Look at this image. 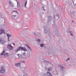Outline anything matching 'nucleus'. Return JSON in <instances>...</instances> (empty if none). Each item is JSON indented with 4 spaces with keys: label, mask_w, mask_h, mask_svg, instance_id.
Here are the masks:
<instances>
[{
    "label": "nucleus",
    "mask_w": 76,
    "mask_h": 76,
    "mask_svg": "<svg viewBox=\"0 0 76 76\" xmlns=\"http://www.w3.org/2000/svg\"><path fill=\"white\" fill-rule=\"evenodd\" d=\"M45 70H47V68H45Z\"/></svg>",
    "instance_id": "33"
},
{
    "label": "nucleus",
    "mask_w": 76,
    "mask_h": 76,
    "mask_svg": "<svg viewBox=\"0 0 76 76\" xmlns=\"http://www.w3.org/2000/svg\"><path fill=\"white\" fill-rule=\"evenodd\" d=\"M26 45L27 47H28V48H29L30 50H31V48H30V47L29 46V45Z\"/></svg>",
    "instance_id": "23"
},
{
    "label": "nucleus",
    "mask_w": 76,
    "mask_h": 76,
    "mask_svg": "<svg viewBox=\"0 0 76 76\" xmlns=\"http://www.w3.org/2000/svg\"><path fill=\"white\" fill-rule=\"evenodd\" d=\"M43 9H44V10H45L44 9V7H43Z\"/></svg>",
    "instance_id": "37"
},
{
    "label": "nucleus",
    "mask_w": 76,
    "mask_h": 76,
    "mask_svg": "<svg viewBox=\"0 0 76 76\" xmlns=\"http://www.w3.org/2000/svg\"><path fill=\"white\" fill-rule=\"evenodd\" d=\"M69 33H70L71 35H72V37H73V33H72V31H69Z\"/></svg>",
    "instance_id": "22"
},
{
    "label": "nucleus",
    "mask_w": 76,
    "mask_h": 76,
    "mask_svg": "<svg viewBox=\"0 0 76 76\" xmlns=\"http://www.w3.org/2000/svg\"><path fill=\"white\" fill-rule=\"evenodd\" d=\"M7 48L10 50H13V46H12L11 44L8 45L7 46Z\"/></svg>",
    "instance_id": "1"
},
{
    "label": "nucleus",
    "mask_w": 76,
    "mask_h": 76,
    "mask_svg": "<svg viewBox=\"0 0 76 76\" xmlns=\"http://www.w3.org/2000/svg\"><path fill=\"white\" fill-rule=\"evenodd\" d=\"M59 66L61 67V69H64V66L61 65H60Z\"/></svg>",
    "instance_id": "17"
},
{
    "label": "nucleus",
    "mask_w": 76,
    "mask_h": 76,
    "mask_svg": "<svg viewBox=\"0 0 76 76\" xmlns=\"http://www.w3.org/2000/svg\"><path fill=\"white\" fill-rule=\"evenodd\" d=\"M25 51H26L24 50L23 52L22 53L23 56H26V53H25Z\"/></svg>",
    "instance_id": "15"
},
{
    "label": "nucleus",
    "mask_w": 76,
    "mask_h": 76,
    "mask_svg": "<svg viewBox=\"0 0 76 76\" xmlns=\"http://www.w3.org/2000/svg\"><path fill=\"white\" fill-rule=\"evenodd\" d=\"M10 5L12 4V2H11V1H10Z\"/></svg>",
    "instance_id": "25"
},
{
    "label": "nucleus",
    "mask_w": 76,
    "mask_h": 76,
    "mask_svg": "<svg viewBox=\"0 0 76 76\" xmlns=\"http://www.w3.org/2000/svg\"><path fill=\"white\" fill-rule=\"evenodd\" d=\"M47 27L45 26L44 27V32L45 33H47V31H46V29H47Z\"/></svg>",
    "instance_id": "11"
},
{
    "label": "nucleus",
    "mask_w": 76,
    "mask_h": 76,
    "mask_svg": "<svg viewBox=\"0 0 76 76\" xmlns=\"http://www.w3.org/2000/svg\"><path fill=\"white\" fill-rule=\"evenodd\" d=\"M49 69H50V70H51L52 69V68L50 67Z\"/></svg>",
    "instance_id": "29"
},
{
    "label": "nucleus",
    "mask_w": 76,
    "mask_h": 76,
    "mask_svg": "<svg viewBox=\"0 0 76 76\" xmlns=\"http://www.w3.org/2000/svg\"><path fill=\"white\" fill-rule=\"evenodd\" d=\"M45 61H47V62H48V63H49V62H48L47 61H46V60H44V61L43 62H44V63H45Z\"/></svg>",
    "instance_id": "26"
},
{
    "label": "nucleus",
    "mask_w": 76,
    "mask_h": 76,
    "mask_svg": "<svg viewBox=\"0 0 76 76\" xmlns=\"http://www.w3.org/2000/svg\"><path fill=\"white\" fill-rule=\"evenodd\" d=\"M70 60V58H68V60H67L66 61H67L68 60Z\"/></svg>",
    "instance_id": "35"
},
{
    "label": "nucleus",
    "mask_w": 76,
    "mask_h": 76,
    "mask_svg": "<svg viewBox=\"0 0 76 76\" xmlns=\"http://www.w3.org/2000/svg\"><path fill=\"white\" fill-rule=\"evenodd\" d=\"M27 4V1H26V2L25 3V7H26V4Z\"/></svg>",
    "instance_id": "24"
},
{
    "label": "nucleus",
    "mask_w": 76,
    "mask_h": 76,
    "mask_svg": "<svg viewBox=\"0 0 76 76\" xmlns=\"http://www.w3.org/2000/svg\"><path fill=\"white\" fill-rule=\"evenodd\" d=\"M16 15H12V18L13 19H14V18H15V17H16Z\"/></svg>",
    "instance_id": "19"
},
{
    "label": "nucleus",
    "mask_w": 76,
    "mask_h": 76,
    "mask_svg": "<svg viewBox=\"0 0 76 76\" xmlns=\"http://www.w3.org/2000/svg\"><path fill=\"white\" fill-rule=\"evenodd\" d=\"M4 56L5 57H7L9 56V54L6 53H5Z\"/></svg>",
    "instance_id": "10"
},
{
    "label": "nucleus",
    "mask_w": 76,
    "mask_h": 76,
    "mask_svg": "<svg viewBox=\"0 0 76 76\" xmlns=\"http://www.w3.org/2000/svg\"><path fill=\"white\" fill-rule=\"evenodd\" d=\"M0 34H3V33L4 34V30L3 29H1L0 30Z\"/></svg>",
    "instance_id": "9"
},
{
    "label": "nucleus",
    "mask_w": 76,
    "mask_h": 76,
    "mask_svg": "<svg viewBox=\"0 0 76 76\" xmlns=\"http://www.w3.org/2000/svg\"><path fill=\"white\" fill-rule=\"evenodd\" d=\"M59 18V17L58 16V15L57 14L56 15H55V18L56 20H57Z\"/></svg>",
    "instance_id": "8"
},
{
    "label": "nucleus",
    "mask_w": 76,
    "mask_h": 76,
    "mask_svg": "<svg viewBox=\"0 0 76 76\" xmlns=\"http://www.w3.org/2000/svg\"><path fill=\"white\" fill-rule=\"evenodd\" d=\"M37 41H39V42H40V39H38L37 40Z\"/></svg>",
    "instance_id": "27"
},
{
    "label": "nucleus",
    "mask_w": 76,
    "mask_h": 76,
    "mask_svg": "<svg viewBox=\"0 0 76 76\" xmlns=\"http://www.w3.org/2000/svg\"><path fill=\"white\" fill-rule=\"evenodd\" d=\"M19 48H20V50H22L23 51H26L27 50V49H26L25 48V47H19Z\"/></svg>",
    "instance_id": "5"
},
{
    "label": "nucleus",
    "mask_w": 76,
    "mask_h": 76,
    "mask_svg": "<svg viewBox=\"0 0 76 76\" xmlns=\"http://www.w3.org/2000/svg\"><path fill=\"white\" fill-rule=\"evenodd\" d=\"M22 57V55H19L17 54V55L15 56V58H21Z\"/></svg>",
    "instance_id": "7"
},
{
    "label": "nucleus",
    "mask_w": 76,
    "mask_h": 76,
    "mask_svg": "<svg viewBox=\"0 0 76 76\" xmlns=\"http://www.w3.org/2000/svg\"><path fill=\"white\" fill-rule=\"evenodd\" d=\"M17 7H20V3L19 2H18L17 1Z\"/></svg>",
    "instance_id": "14"
},
{
    "label": "nucleus",
    "mask_w": 76,
    "mask_h": 76,
    "mask_svg": "<svg viewBox=\"0 0 76 76\" xmlns=\"http://www.w3.org/2000/svg\"><path fill=\"white\" fill-rule=\"evenodd\" d=\"M6 41H4L3 39H0V43L2 44H4L6 42Z\"/></svg>",
    "instance_id": "3"
},
{
    "label": "nucleus",
    "mask_w": 76,
    "mask_h": 76,
    "mask_svg": "<svg viewBox=\"0 0 76 76\" xmlns=\"http://www.w3.org/2000/svg\"><path fill=\"white\" fill-rule=\"evenodd\" d=\"M25 63V61H23L21 62H20V63H17L15 64V66H20V64H22V63Z\"/></svg>",
    "instance_id": "6"
},
{
    "label": "nucleus",
    "mask_w": 76,
    "mask_h": 76,
    "mask_svg": "<svg viewBox=\"0 0 76 76\" xmlns=\"http://www.w3.org/2000/svg\"><path fill=\"white\" fill-rule=\"evenodd\" d=\"M12 44H13V45H15V43H12Z\"/></svg>",
    "instance_id": "34"
},
{
    "label": "nucleus",
    "mask_w": 76,
    "mask_h": 76,
    "mask_svg": "<svg viewBox=\"0 0 76 76\" xmlns=\"http://www.w3.org/2000/svg\"><path fill=\"white\" fill-rule=\"evenodd\" d=\"M0 72L1 74H3L6 72V69H2L0 70Z\"/></svg>",
    "instance_id": "4"
},
{
    "label": "nucleus",
    "mask_w": 76,
    "mask_h": 76,
    "mask_svg": "<svg viewBox=\"0 0 76 76\" xmlns=\"http://www.w3.org/2000/svg\"><path fill=\"white\" fill-rule=\"evenodd\" d=\"M50 69H48V71H50Z\"/></svg>",
    "instance_id": "32"
},
{
    "label": "nucleus",
    "mask_w": 76,
    "mask_h": 76,
    "mask_svg": "<svg viewBox=\"0 0 76 76\" xmlns=\"http://www.w3.org/2000/svg\"><path fill=\"white\" fill-rule=\"evenodd\" d=\"M48 18L49 19V20L50 22L52 20V17H51V16H49L48 17Z\"/></svg>",
    "instance_id": "13"
},
{
    "label": "nucleus",
    "mask_w": 76,
    "mask_h": 76,
    "mask_svg": "<svg viewBox=\"0 0 76 76\" xmlns=\"http://www.w3.org/2000/svg\"><path fill=\"white\" fill-rule=\"evenodd\" d=\"M13 12H17V13H18V12L16 11H14Z\"/></svg>",
    "instance_id": "30"
},
{
    "label": "nucleus",
    "mask_w": 76,
    "mask_h": 76,
    "mask_svg": "<svg viewBox=\"0 0 76 76\" xmlns=\"http://www.w3.org/2000/svg\"><path fill=\"white\" fill-rule=\"evenodd\" d=\"M11 5L12 7H13L14 6V5H13V4H11Z\"/></svg>",
    "instance_id": "28"
},
{
    "label": "nucleus",
    "mask_w": 76,
    "mask_h": 76,
    "mask_svg": "<svg viewBox=\"0 0 76 76\" xmlns=\"http://www.w3.org/2000/svg\"><path fill=\"white\" fill-rule=\"evenodd\" d=\"M72 22H75V21L73 20V21H72Z\"/></svg>",
    "instance_id": "36"
},
{
    "label": "nucleus",
    "mask_w": 76,
    "mask_h": 76,
    "mask_svg": "<svg viewBox=\"0 0 76 76\" xmlns=\"http://www.w3.org/2000/svg\"><path fill=\"white\" fill-rule=\"evenodd\" d=\"M34 35H37V34H36V33H34Z\"/></svg>",
    "instance_id": "31"
},
{
    "label": "nucleus",
    "mask_w": 76,
    "mask_h": 76,
    "mask_svg": "<svg viewBox=\"0 0 76 76\" xmlns=\"http://www.w3.org/2000/svg\"><path fill=\"white\" fill-rule=\"evenodd\" d=\"M20 49L19 48H18L17 50H15V52L16 53H17L18 52V51H20Z\"/></svg>",
    "instance_id": "16"
},
{
    "label": "nucleus",
    "mask_w": 76,
    "mask_h": 76,
    "mask_svg": "<svg viewBox=\"0 0 76 76\" xmlns=\"http://www.w3.org/2000/svg\"><path fill=\"white\" fill-rule=\"evenodd\" d=\"M40 46L41 47H44L45 48V46H44V45H43V44H41L40 45Z\"/></svg>",
    "instance_id": "18"
},
{
    "label": "nucleus",
    "mask_w": 76,
    "mask_h": 76,
    "mask_svg": "<svg viewBox=\"0 0 76 76\" xmlns=\"http://www.w3.org/2000/svg\"><path fill=\"white\" fill-rule=\"evenodd\" d=\"M21 70L22 71H24L25 70V68H21Z\"/></svg>",
    "instance_id": "20"
},
{
    "label": "nucleus",
    "mask_w": 76,
    "mask_h": 76,
    "mask_svg": "<svg viewBox=\"0 0 76 76\" xmlns=\"http://www.w3.org/2000/svg\"><path fill=\"white\" fill-rule=\"evenodd\" d=\"M75 5H76V4H75Z\"/></svg>",
    "instance_id": "38"
},
{
    "label": "nucleus",
    "mask_w": 76,
    "mask_h": 76,
    "mask_svg": "<svg viewBox=\"0 0 76 76\" xmlns=\"http://www.w3.org/2000/svg\"><path fill=\"white\" fill-rule=\"evenodd\" d=\"M7 37H8V41H10V40H9V38H10V37H11V36L10 34H7Z\"/></svg>",
    "instance_id": "12"
},
{
    "label": "nucleus",
    "mask_w": 76,
    "mask_h": 76,
    "mask_svg": "<svg viewBox=\"0 0 76 76\" xmlns=\"http://www.w3.org/2000/svg\"><path fill=\"white\" fill-rule=\"evenodd\" d=\"M5 52V50H3V52H2V53H1V56H3V54H4V53Z\"/></svg>",
    "instance_id": "21"
},
{
    "label": "nucleus",
    "mask_w": 76,
    "mask_h": 76,
    "mask_svg": "<svg viewBox=\"0 0 76 76\" xmlns=\"http://www.w3.org/2000/svg\"><path fill=\"white\" fill-rule=\"evenodd\" d=\"M43 76H53L52 74L48 71H47L46 72V74H45L43 75Z\"/></svg>",
    "instance_id": "2"
}]
</instances>
